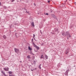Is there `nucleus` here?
Listing matches in <instances>:
<instances>
[{
	"label": "nucleus",
	"instance_id": "1",
	"mask_svg": "<svg viewBox=\"0 0 76 76\" xmlns=\"http://www.w3.org/2000/svg\"><path fill=\"white\" fill-rule=\"evenodd\" d=\"M66 36H67L68 37H69V38L71 37V36H70V33H69V32H66Z\"/></svg>",
	"mask_w": 76,
	"mask_h": 76
},
{
	"label": "nucleus",
	"instance_id": "2",
	"mask_svg": "<svg viewBox=\"0 0 76 76\" xmlns=\"http://www.w3.org/2000/svg\"><path fill=\"white\" fill-rule=\"evenodd\" d=\"M70 50L69 48H68L67 49L65 52V54H68L69 53V51Z\"/></svg>",
	"mask_w": 76,
	"mask_h": 76
},
{
	"label": "nucleus",
	"instance_id": "3",
	"mask_svg": "<svg viewBox=\"0 0 76 76\" xmlns=\"http://www.w3.org/2000/svg\"><path fill=\"white\" fill-rule=\"evenodd\" d=\"M14 50L15 53H18L19 51V49L15 48Z\"/></svg>",
	"mask_w": 76,
	"mask_h": 76
},
{
	"label": "nucleus",
	"instance_id": "4",
	"mask_svg": "<svg viewBox=\"0 0 76 76\" xmlns=\"http://www.w3.org/2000/svg\"><path fill=\"white\" fill-rule=\"evenodd\" d=\"M4 70H5V71H7L8 72L9 71V68L8 67H7V68H4Z\"/></svg>",
	"mask_w": 76,
	"mask_h": 76
},
{
	"label": "nucleus",
	"instance_id": "5",
	"mask_svg": "<svg viewBox=\"0 0 76 76\" xmlns=\"http://www.w3.org/2000/svg\"><path fill=\"white\" fill-rule=\"evenodd\" d=\"M40 58H43V59H44V56H43V55H42L40 57Z\"/></svg>",
	"mask_w": 76,
	"mask_h": 76
},
{
	"label": "nucleus",
	"instance_id": "6",
	"mask_svg": "<svg viewBox=\"0 0 76 76\" xmlns=\"http://www.w3.org/2000/svg\"><path fill=\"white\" fill-rule=\"evenodd\" d=\"M31 26L34 27V22H32L31 23Z\"/></svg>",
	"mask_w": 76,
	"mask_h": 76
},
{
	"label": "nucleus",
	"instance_id": "7",
	"mask_svg": "<svg viewBox=\"0 0 76 76\" xmlns=\"http://www.w3.org/2000/svg\"><path fill=\"white\" fill-rule=\"evenodd\" d=\"M27 58H28V59H30L31 58V57H30V55H28L27 57Z\"/></svg>",
	"mask_w": 76,
	"mask_h": 76
},
{
	"label": "nucleus",
	"instance_id": "8",
	"mask_svg": "<svg viewBox=\"0 0 76 76\" xmlns=\"http://www.w3.org/2000/svg\"><path fill=\"white\" fill-rule=\"evenodd\" d=\"M1 73H2L3 74V75H4V76L5 75H6V74H5V73H4V72L2 71H1Z\"/></svg>",
	"mask_w": 76,
	"mask_h": 76
},
{
	"label": "nucleus",
	"instance_id": "9",
	"mask_svg": "<svg viewBox=\"0 0 76 76\" xmlns=\"http://www.w3.org/2000/svg\"><path fill=\"white\" fill-rule=\"evenodd\" d=\"M8 73H9L10 74V75H11V74H12V72L9 71L8 72Z\"/></svg>",
	"mask_w": 76,
	"mask_h": 76
},
{
	"label": "nucleus",
	"instance_id": "10",
	"mask_svg": "<svg viewBox=\"0 0 76 76\" xmlns=\"http://www.w3.org/2000/svg\"><path fill=\"white\" fill-rule=\"evenodd\" d=\"M45 57L46 59H48V56H47V55H45Z\"/></svg>",
	"mask_w": 76,
	"mask_h": 76
},
{
	"label": "nucleus",
	"instance_id": "11",
	"mask_svg": "<svg viewBox=\"0 0 76 76\" xmlns=\"http://www.w3.org/2000/svg\"><path fill=\"white\" fill-rule=\"evenodd\" d=\"M3 38H4V39H6L7 38L6 36H5V35H4Z\"/></svg>",
	"mask_w": 76,
	"mask_h": 76
},
{
	"label": "nucleus",
	"instance_id": "12",
	"mask_svg": "<svg viewBox=\"0 0 76 76\" xmlns=\"http://www.w3.org/2000/svg\"><path fill=\"white\" fill-rule=\"evenodd\" d=\"M58 29L57 28L55 30V32H58Z\"/></svg>",
	"mask_w": 76,
	"mask_h": 76
},
{
	"label": "nucleus",
	"instance_id": "13",
	"mask_svg": "<svg viewBox=\"0 0 76 76\" xmlns=\"http://www.w3.org/2000/svg\"><path fill=\"white\" fill-rule=\"evenodd\" d=\"M28 50H32V48H31L29 46L28 47Z\"/></svg>",
	"mask_w": 76,
	"mask_h": 76
},
{
	"label": "nucleus",
	"instance_id": "14",
	"mask_svg": "<svg viewBox=\"0 0 76 76\" xmlns=\"http://www.w3.org/2000/svg\"><path fill=\"white\" fill-rule=\"evenodd\" d=\"M62 35H63V36H66V33H65V34L64 33H62Z\"/></svg>",
	"mask_w": 76,
	"mask_h": 76
},
{
	"label": "nucleus",
	"instance_id": "15",
	"mask_svg": "<svg viewBox=\"0 0 76 76\" xmlns=\"http://www.w3.org/2000/svg\"><path fill=\"white\" fill-rule=\"evenodd\" d=\"M36 48L37 49V50L39 49V47H38L37 46L36 47Z\"/></svg>",
	"mask_w": 76,
	"mask_h": 76
},
{
	"label": "nucleus",
	"instance_id": "16",
	"mask_svg": "<svg viewBox=\"0 0 76 76\" xmlns=\"http://www.w3.org/2000/svg\"><path fill=\"white\" fill-rule=\"evenodd\" d=\"M37 70V68H35L34 69H31V70L33 72V70Z\"/></svg>",
	"mask_w": 76,
	"mask_h": 76
},
{
	"label": "nucleus",
	"instance_id": "17",
	"mask_svg": "<svg viewBox=\"0 0 76 76\" xmlns=\"http://www.w3.org/2000/svg\"><path fill=\"white\" fill-rule=\"evenodd\" d=\"M52 16H53V18H56V16H55V15H52Z\"/></svg>",
	"mask_w": 76,
	"mask_h": 76
},
{
	"label": "nucleus",
	"instance_id": "18",
	"mask_svg": "<svg viewBox=\"0 0 76 76\" xmlns=\"http://www.w3.org/2000/svg\"><path fill=\"white\" fill-rule=\"evenodd\" d=\"M69 72V70H67L66 71V73L67 74L68 73V72Z\"/></svg>",
	"mask_w": 76,
	"mask_h": 76
},
{
	"label": "nucleus",
	"instance_id": "19",
	"mask_svg": "<svg viewBox=\"0 0 76 76\" xmlns=\"http://www.w3.org/2000/svg\"><path fill=\"white\" fill-rule=\"evenodd\" d=\"M41 64H40L39 66V67L40 69H41Z\"/></svg>",
	"mask_w": 76,
	"mask_h": 76
},
{
	"label": "nucleus",
	"instance_id": "20",
	"mask_svg": "<svg viewBox=\"0 0 76 76\" xmlns=\"http://www.w3.org/2000/svg\"><path fill=\"white\" fill-rule=\"evenodd\" d=\"M9 76H15L14 75H9Z\"/></svg>",
	"mask_w": 76,
	"mask_h": 76
},
{
	"label": "nucleus",
	"instance_id": "21",
	"mask_svg": "<svg viewBox=\"0 0 76 76\" xmlns=\"http://www.w3.org/2000/svg\"><path fill=\"white\" fill-rule=\"evenodd\" d=\"M35 36L34 34H33V38H34Z\"/></svg>",
	"mask_w": 76,
	"mask_h": 76
},
{
	"label": "nucleus",
	"instance_id": "22",
	"mask_svg": "<svg viewBox=\"0 0 76 76\" xmlns=\"http://www.w3.org/2000/svg\"><path fill=\"white\" fill-rule=\"evenodd\" d=\"M34 46L35 47H36L37 46L36 45H34Z\"/></svg>",
	"mask_w": 76,
	"mask_h": 76
},
{
	"label": "nucleus",
	"instance_id": "23",
	"mask_svg": "<svg viewBox=\"0 0 76 76\" xmlns=\"http://www.w3.org/2000/svg\"><path fill=\"white\" fill-rule=\"evenodd\" d=\"M31 41L33 42V41H34V39H31Z\"/></svg>",
	"mask_w": 76,
	"mask_h": 76
},
{
	"label": "nucleus",
	"instance_id": "24",
	"mask_svg": "<svg viewBox=\"0 0 76 76\" xmlns=\"http://www.w3.org/2000/svg\"><path fill=\"white\" fill-rule=\"evenodd\" d=\"M33 45H34L35 44V43H34V42L33 43Z\"/></svg>",
	"mask_w": 76,
	"mask_h": 76
},
{
	"label": "nucleus",
	"instance_id": "25",
	"mask_svg": "<svg viewBox=\"0 0 76 76\" xmlns=\"http://www.w3.org/2000/svg\"><path fill=\"white\" fill-rule=\"evenodd\" d=\"M50 1H48V3H50Z\"/></svg>",
	"mask_w": 76,
	"mask_h": 76
},
{
	"label": "nucleus",
	"instance_id": "26",
	"mask_svg": "<svg viewBox=\"0 0 76 76\" xmlns=\"http://www.w3.org/2000/svg\"><path fill=\"white\" fill-rule=\"evenodd\" d=\"M46 15H48V13H46Z\"/></svg>",
	"mask_w": 76,
	"mask_h": 76
},
{
	"label": "nucleus",
	"instance_id": "27",
	"mask_svg": "<svg viewBox=\"0 0 76 76\" xmlns=\"http://www.w3.org/2000/svg\"><path fill=\"white\" fill-rule=\"evenodd\" d=\"M40 32L41 33V34H42V32H41V30H40Z\"/></svg>",
	"mask_w": 76,
	"mask_h": 76
},
{
	"label": "nucleus",
	"instance_id": "28",
	"mask_svg": "<svg viewBox=\"0 0 76 76\" xmlns=\"http://www.w3.org/2000/svg\"><path fill=\"white\" fill-rule=\"evenodd\" d=\"M69 37H68V36H67V39H69Z\"/></svg>",
	"mask_w": 76,
	"mask_h": 76
},
{
	"label": "nucleus",
	"instance_id": "29",
	"mask_svg": "<svg viewBox=\"0 0 76 76\" xmlns=\"http://www.w3.org/2000/svg\"><path fill=\"white\" fill-rule=\"evenodd\" d=\"M34 6H36V4H35L34 3Z\"/></svg>",
	"mask_w": 76,
	"mask_h": 76
},
{
	"label": "nucleus",
	"instance_id": "30",
	"mask_svg": "<svg viewBox=\"0 0 76 76\" xmlns=\"http://www.w3.org/2000/svg\"><path fill=\"white\" fill-rule=\"evenodd\" d=\"M34 39V40H35V37H33Z\"/></svg>",
	"mask_w": 76,
	"mask_h": 76
},
{
	"label": "nucleus",
	"instance_id": "31",
	"mask_svg": "<svg viewBox=\"0 0 76 76\" xmlns=\"http://www.w3.org/2000/svg\"><path fill=\"white\" fill-rule=\"evenodd\" d=\"M51 34H54V33L53 32H51Z\"/></svg>",
	"mask_w": 76,
	"mask_h": 76
},
{
	"label": "nucleus",
	"instance_id": "32",
	"mask_svg": "<svg viewBox=\"0 0 76 76\" xmlns=\"http://www.w3.org/2000/svg\"><path fill=\"white\" fill-rule=\"evenodd\" d=\"M34 63H35V61H34Z\"/></svg>",
	"mask_w": 76,
	"mask_h": 76
},
{
	"label": "nucleus",
	"instance_id": "33",
	"mask_svg": "<svg viewBox=\"0 0 76 76\" xmlns=\"http://www.w3.org/2000/svg\"><path fill=\"white\" fill-rule=\"evenodd\" d=\"M1 5V2L0 1V6Z\"/></svg>",
	"mask_w": 76,
	"mask_h": 76
},
{
	"label": "nucleus",
	"instance_id": "34",
	"mask_svg": "<svg viewBox=\"0 0 76 76\" xmlns=\"http://www.w3.org/2000/svg\"><path fill=\"white\" fill-rule=\"evenodd\" d=\"M14 1H13V0L12 1V2H13Z\"/></svg>",
	"mask_w": 76,
	"mask_h": 76
},
{
	"label": "nucleus",
	"instance_id": "35",
	"mask_svg": "<svg viewBox=\"0 0 76 76\" xmlns=\"http://www.w3.org/2000/svg\"><path fill=\"white\" fill-rule=\"evenodd\" d=\"M26 13H28V12H27V11H26Z\"/></svg>",
	"mask_w": 76,
	"mask_h": 76
},
{
	"label": "nucleus",
	"instance_id": "36",
	"mask_svg": "<svg viewBox=\"0 0 76 76\" xmlns=\"http://www.w3.org/2000/svg\"><path fill=\"white\" fill-rule=\"evenodd\" d=\"M75 4L76 5V3H75Z\"/></svg>",
	"mask_w": 76,
	"mask_h": 76
},
{
	"label": "nucleus",
	"instance_id": "37",
	"mask_svg": "<svg viewBox=\"0 0 76 76\" xmlns=\"http://www.w3.org/2000/svg\"><path fill=\"white\" fill-rule=\"evenodd\" d=\"M20 63H22V61H20Z\"/></svg>",
	"mask_w": 76,
	"mask_h": 76
},
{
	"label": "nucleus",
	"instance_id": "38",
	"mask_svg": "<svg viewBox=\"0 0 76 76\" xmlns=\"http://www.w3.org/2000/svg\"><path fill=\"white\" fill-rule=\"evenodd\" d=\"M32 54H33V55H34V54H33V53H32Z\"/></svg>",
	"mask_w": 76,
	"mask_h": 76
},
{
	"label": "nucleus",
	"instance_id": "39",
	"mask_svg": "<svg viewBox=\"0 0 76 76\" xmlns=\"http://www.w3.org/2000/svg\"><path fill=\"white\" fill-rule=\"evenodd\" d=\"M13 1H15V0H13Z\"/></svg>",
	"mask_w": 76,
	"mask_h": 76
},
{
	"label": "nucleus",
	"instance_id": "40",
	"mask_svg": "<svg viewBox=\"0 0 76 76\" xmlns=\"http://www.w3.org/2000/svg\"><path fill=\"white\" fill-rule=\"evenodd\" d=\"M62 6H63V5H62Z\"/></svg>",
	"mask_w": 76,
	"mask_h": 76
},
{
	"label": "nucleus",
	"instance_id": "41",
	"mask_svg": "<svg viewBox=\"0 0 76 76\" xmlns=\"http://www.w3.org/2000/svg\"><path fill=\"white\" fill-rule=\"evenodd\" d=\"M55 29H56V28H55Z\"/></svg>",
	"mask_w": 76,
	"mask_h": 76
},
{
	"label": "nucleus",
	"instance_id": "42",
	"mask_svg": "<svg viewBox=\"0 0 76 76\" xmlns=\"http://www.w3.org/2000/svg\"><path fill=\"white\" fill-rule=\"evenodd\" d=\"M66 1H67V0H66Z\"/></svg>",
	"mask_w": 76,
	"mask_h": 76
}]
</instances>
